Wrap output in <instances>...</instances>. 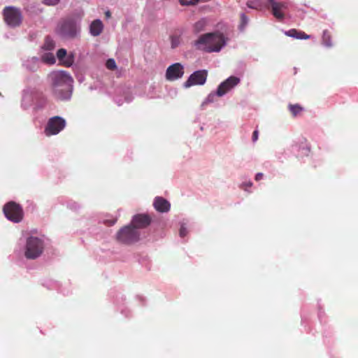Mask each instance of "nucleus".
Wrapping results in <instances>:
<instances>
[{"label": "nucleus", "mask_w": 358, "mask_h": 358, "mask_svg": "<svg viewBox=\"0 0 358 358\" xmlns=\"http://www.w3.org/2000/svg\"><path fill=\"white\" fill-rule=\"evenodd\" d=\"M271 8L273 15L277 20L282 21L285 18V11L288 8V3L285 1H272Z\"/></svg>", "instance_id": "obj_12"}, {"label": "nucleus", "mask_w": 358, "mask_h": 358, "mask_svg": "<svg viewBox=\"0 0 358 358\" xmlns=\"http://www.w3.org/2000/svg\"><path fill=\"white\" fill-rule=\"evenodd\" d=\"M3 213L5 216L12 222H19L22 220V208L19 204L13 201L8 202L4 206Z\"/></svg>", "instance_id": "obj_6"}, {"label": "nucleus", "mask_w": 358, "mask_h": 358, "mask_svg": "<svg viewBox=\"0 0 358 358\" xmlns=\"http://www.w3.org/2000/svg\"><path fill=\"white\" fill-rule=\"evenodd\" d=\"M179 2H180V3L182 6H192V4L190 3V2H191V0H190V1H187V0H179Z\"/></svg>", "instance_id": "obj_30"}, {"label": "nucleus", "mask_w": 358, "mask_h": 358, "mask_svg": "<svg viewBox=\"0 0 358 358\" xmlns=\"http://www.w3.org/2000/svg\"><path fill=\"white\" fill-rule=\"evenodd\" d=\"M64 66L66 67L71 66L74 62V56L72 54L66 55V57L61 61Z\"/></svg>", "instance_id": "obj_22"}, {"label": "nucleus", "mask_w": 358, "mask_h": 358, "mask_svg": "<svg viewBox=\"0 0 358 358\" xmlns=\"http://www.w3.org/2000/svg\"><path fill=\"white\" fill-rule=\"evenodd\" d=\"M66 55V50L64 48L58 50L57 52V57L60 62L63 60Z\"/></svg>", "instance_id": "obj_26"}, {"label": "nucleus", "mask_w": 358, "mask_h": 358, "mask_svg": "<svg viewBox=\"0 0 358 358\" xmlns=\"http://www.w3.org/2000/svg\"><path fill=\"white\" fill-rule=\"evenodd\" d=\"M66 126V121L64 118L59 116H55L49 119L45 127V134L47 136H50L59 134L64 129Z\"/></svg>", "instance_id": "obj_7"}, {"label": "nucleus", "mask_w": 358, "mask_h": 358, "mask_svg": "<svg viewBox=\"0 0 358 358\" xmlns=\"http://www.w3.org/2000/svg\"><path fill=\"white\" fill-rule=\"evenodd\" d=\"M264 174L262 173H258L255 176V180L259 181L263 178Z\"/></svg>", "instance_id": "obj_31"}, {"label": "nucleus", "mask_w": 358, "mask_h": 358, "mask_svg": "<svg viewBox=\"0 0 358 358\" xmlns=\"http://www.w3.org/2000/svg\"><path fill=\"white\" fill-rule=\"evenodd\" d=\"M115 223V220H113L110 222V225H113Z\"/></svg>", "instance_id": "obj_36"}, {"label": "nucleus", "mask_w": 358, "mask_h": 358, "mask_svg": "<svg viewBox=\"0 0 358 358\" xmlns=\"http://www.w3.org/2000/svg\"><path fill=\"white\" fill-rule=\"evenodd\" d=\"M55 47L54 41L49 37L45 38V41L44 43V48L48 50H52Z\"/></svg>", "instance_id": "obj_23"}, {"label": "nucleus", "mask_w": 358, "mask_h": 358, "mask_svg": "<svg viewBox=\"0 0 358 358\" xmlns=\"http://www.w3.org/2000/svg\"><path fill=\"white\" fill-rule=\"evenodd\" d=\"M206 25V22L204 20H201L196 22L194 25V31L199 33L204 29Z\"/></svg>", "instance_id": "obj_21"}, {"label": "nucleus", "mask_w": 358, "mask_h": 358, "mask_svg": "<svg viewBox=\"0 0 358 358\" xmlns=\"http://www.w3.org/2000/svg\"><path fill=\"white\" fill-rule=\"evenodd\" d=\"M106 66L109 70H115L117 68L115 62L113 59H108L106 61Z\"/></svg>", "instance_id": "obj_25"}, {"label": "nucleus", "mask_w": 358, "mask_h": 358, "mask_svg": "<svg viewBox=\"0 0 358 358\" xmlns=\"http://www.w3.org/2000/svg\"><path fill=\"white\" fill-rule=\"evenodd\" d=\"M207 76L208 71L206 70L194 71L184 83V87L188 88L193 85H202L206 83Z\"/></svg>", "instance_id": "obj_9"}, {"label": "nucleus", "mask_w": 358, "mask_h": 358, "mask_svg": "<svg viewBox=\"0 0 358 358\" xmlns=\"http://www.w3.org/2000/svg\"><path fill=\"white\" fill-rule=\"evenodd\" d=\"M183 74V66L180 63H175L167 68L166 78L169 81H173L182 78Z\"/></svg>", "instance_id": "obj_10"}, {"label": "nucleus", "mask_w": 358, "mask_h": 358, "mask_svg": "<svg viewBox=\"0 0 358 358\" xmlns=\"http://www.w3.org/2000/svg\"><path fill=\"white\" fill-rule=\"evenodd\" d=\"M179 234H180V237H182V238L185 237L187 234L186 228L185 227L182 226L180 229Z\"/></svg>", "instance_id": "obj_27"}, {"label": "nucleus", "mask_w": 358, "mask_h": 358, "mask_svg": "<svg viewBox=\"0 0 358 358\" xmlns=\"http://www.w3.org/2000/svg\"><path fill=\"white\" fill-rule=\"evenodd\" d=\"M322 43L327 47H331L332 45L331 43V33L328 30H324L322 34Z\"/></svg>", "instance_id": "obj_20"}, {"label": "nucleus", "mask_w": 358, "mask_h": 358, "mask_svg": "<svg viewBox=\"0 0 358 358\" xmlns=\"http://www.w3.org/2000/svg\"><path fill=\"white\" fill-rule=\"evenodd\" d=\"M269 3L270 6L272 5V1H275V0H267Z\"/></svg>", "instance_id": "obj_35"}, {"label": "nucleus", "mask_w": 358, "mask_h": 358, "mask_svg": "<svg viewBox=\"0 0 358 358\" xmlns=\"http://www.w3.org/2000/svg\"><path fill=\"white\" fill-rule=\"evenodd\" d=\"M240 83V79L236 76H230L226 80L222 82L217 87V95L222 96L229 90L234 88Z\"/></svg>", "instance_id": "obj_11"}, {"label": "nucleus", "mask_w": 358, "mask_h": 358, "mask_svg": "<svg viewBox=\"0 0 358 358\" xmlns=\"http://www.w3.org/2000/svg\"><path fill=\"white\" fill-rule=\"evenodd\" d=\"M241 21L243 24H246L248 21V17L245 14L241 15Z\"/></svg>", "instance_id": "obj_32"}, {"label": "nucleus", "mask_w": 358, "mask_h": 358, "mask_svg": "<svg viewBox=\"0 0 358 358\" xmlns=\"http://www.w3.org/2000/svg\"><path fill=\"white\" fill-rule=\"evenodd\" d=\"M103 29V25L100 20H95L92 21L90 26V34L93 36H99L102 33Z\"/></svg>", "instance_id": "obj_15"}, {"label": "nucleus", "mask_w": 358, "mask_h": 358, "mask_svg": "<svg viewBox=\"0 0 358 358\" xmlns=\"http://www.w3.org/2000/svg\"><path fill=\"white\" fill-rule=\"evenodd\" d=\"M52 92L56 99H69L71 96L73 78L65 71L53 73Z\"/></svg>", "instance_id": "obj_2"}, {"label": "nucleus", "mask_w": 358, "mask_h": 358, "mask_svg": "<svg viewBox=\"0 0 358 358\" xmlns=\"http://www.w3.org/2000/svg\"><path fill=\"white\" fill-rule=\"evenodd\" d=\"M44 250L43 240L38 237L30 236L27 239L24 256L29 259H35L39 257Z\"/></svg>", "instance_id": "obj_4"}, {"label": "nucleus", "mask_w": 358, "mask_h": 358, "mask_svg": "<svg viewBox=\"0 0 358 358\" xmlns=\"http://www.w3.org/2000/svg\"><path fill=\"white\" fill-rule=\"evenodd\" d=\"M105 15H106V17L107 18L110 17V15H111L110 12V11H108H108H106V12L105 13Z\"/></svg>", "instance_id": "obj_34"}, {"label": "nucleus", "mask_w": 358, "mask_h": 358, "mask_svg": "<svg viewBox=\"0 0 358 358\" xmlns=\"http://www.w3.org/2000/svg\"><path fill=\"white\" fill-rule=\"evenodd\" d=\"M246 5L248 8L255 10H262L264 7L262 0H249Z\"/></svg>", "instance_id": "obj_18"}, {"label": "nucleus", "mask_w": 358, "mask_h": 358, "mask_svg": "<svg viewBox=\"0 0 358 358\" xmlns=\"http://www.w3.org/2000/svg\"><path fill=\"white\" fill-rule=\"evenodd\" d=\"M252 183L251 182H249L248 183L243 184L242 185H245L246 187H250L252 186Z\"/></svg>", "instance_id": "obj_33"}, {"label": "nucleus", "mask_w": 358, "mask_h": 358, "mask_svg": "<svg viewBox=\"0 0 358 358\" xmlns=\"http://www.w3.org/2000/svg\"><path fill=\"white\" fill-rule=\"evenodd\" d=\"M182 32L181 31H176L171 34L169 36L171 41V47L172 49L178 48L182 43Z\"/></svg>", "instance_id": "obj_16"}, {"label": "nucleus", "mask_w": 358, "mask_h": 358, "mask_svg": "<svg viewBox=\"0 0 358 358\" xmlns=\"http://www.w3.org/2000/svg\"><path fill=\"white\" fill-rule=\"evenodd\" d=\"M227 41V38L222 33L215 31L201 35L194 42V45L197 50L206 52H220Z\"/></svg>", "instance_id": "obj_1"}, {"label": "nucleus", "mask_w": 358, "mask_h": 358, "mask_svg": "<svg viewBox=\"0 0 358 358\" xmlns=\"http://www.w3.org/2000/svg\"><path fill=\"white\" fill-rule=\"evenodd\" d=\"M258 136H259V132H258V131H257V130H255V131H253L252 137V141H253V142H255V141H257V139H258Z\"/></svg>", "instance_id": "obj_29"}, {"label": "nucleus", "mask_w": 358, "mask_h": 358, "mask_svg": "<svg viewBox=\"0 0 358 358\" xmlns=\"http://www.w3.org/2000/svg\"><path fill=\"white\" fill-rule=\"evenodd\" d=\"M141 234L130 224L121 228L116 234V240L125 245H131L140 240Z\"/></svg>", "instance_id": "obj_3"}, {"label": "nucleus", "mask_w": 358, "mask_h": 358, "mask_svg": "<svg viewBox=\"0 0 358 358\" xmlns=\"http://www.w3.org/2000/svg\"><path fill=\"white\" fill-rule=\"evenodd\" d=\"M289 110L292 113L293 117H296L301 114L303 111V108L299 104H289L288 106Z\"/></svg>", "instance_id": "obj_19"}, {"label": "nucleus", "mask_w": 358, "mask_h": 358, "mask_svg": "<svg viewBox=\"0 0 358 358\" xmlns=\"http://www.w3.org/2000/svg\"><path fill=\"white\" fill-rule=\"evenodd\" d=\"M58 34L63 38H71L77 34L76 22L71 19H67L61 22L58 27Z\"/></svg>", "instance_id": "obj_8"}, {"label": "nucleus", "mask_w": 358, "mask_h": 358, "mask_svg": "<svg viewBox=\"0 0 358 358\" xmlns=\"http://www.w3.org/2000/svg\"><path fill=\"white\" fill-rule=\"evenodd\" d=\"M43 60L45 63L52 64L55 62V57L52 54H46L43 57Z\"/></svg>", "instance_id": "obj_24"}, {"label": "nucleus", "mask_w": 358, "mask_h": 358, "mask_svg": "<svg viewBox=\"0 0 358 358\" xmlns=\"http://www.w3.org/2000/svg\"><path fill=\"white\" fill-rule=\"evenodd\" d=\"M155 210L160 213H167L171 208L170 203L163 197L157 196L153 202Z\"/></svg>", "instance_id": "obj_14"}, {"label": "nucleus", "mask_w": 358, "mask_h": 358, "mask_svg": "<svg viewBox=\"0 0 358 358\" xmlns=\"http://www.w3.org/2000/svg\"><path fill=\"white\" fill-rule=\"evenodd\" d=\"M151 217L146 214H137L134 215L131 220V224L135 229H144L149 226L151 223Z\"/></svg>", "instance_id": "obj_13"}, {"label": "nucleus", "mask_w": 358, "mask_h": 358, "mask_svg": "<svg viewBox=\"0 0 358 358\" xmlns=\"http://www.w3.org/2000/svg\"><path fill=\"white\" fill-rule=\"evenodd\" d=\"M285 35L297 39H309L310 35L306 34L303 31H298L296 29H291L285 32Z\"/></svg>", "instance_id": "obj_17"}, {"label": "nucleus", "mask_w": 358, "mask_h": 358, "mask_svg": "<svg viewBox=\"0 0 358 358\" xmlns=\"http://www.w3.org/2000/svg\"><path fill=\"white\" fill-rule=\"evenodd\" d=\"M3 18L8 25L12 27L20 26L22 22V14L20 9L8 6L3 9Z\"/></svg>", "instance_id": "obj_5"}, {"label": "nucleus", "mask_w": 358, "mask_h": 358, "mask_svg": "<svg viewBox=\"0 0 358 358\" xmlns=\"http://www.w3.org/2000/svg\"><path fill=\"white\" fill-rule=\"evenodd\" d=\"M59 0H43L44 3L49 6L56 5Z\"/></svg>", "instance_id": "obj_28"}]
</instances>
